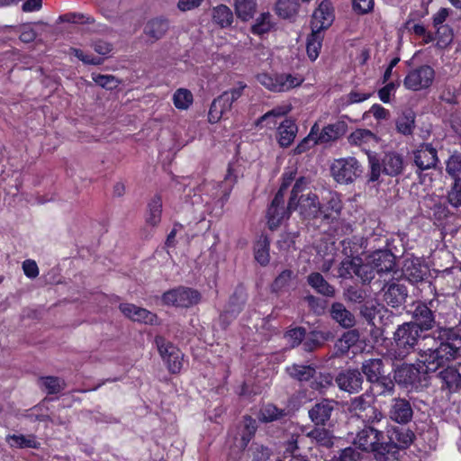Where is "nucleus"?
I'll return each instance as SVG.
<instances>
[{
	"mask_svg": "<svg viewBox=\"0 0 461 461\" xmlns=\"http://www.w3.org/2000/svg\"><path fill=\"white\" fill-rule=\"evenodd\" d=\"M438 339L439 344L432 348L421 349L419 362L427 373L436 372L451 361L461 357V335L454 329H441Z\"/></svg>",
	"mask_w": 461,
	"mask_h": 461,
	"instance_id": "1",
	"label": "nucleus"
},
{
	"mask_svg": "<svg viewBox=\"0 0 461 461\" xmlns=\"http://www.w3.org/2000/svg\"><path fill=\"white\" fill-rule=\"evenodd\" d=\"M371 168L370 181L378 180L381 173L388 176H397L402 172L403 158L396 152H388L384 156L382 162L375 155H368Z\"/></svg>",
	"mask_w": 461,
	"mask_h": 461,
	"instance_id": "2",
	"label": "nucleus"
},
{
	"mask_svg": "<svg viewBox=\"0 0 461 461\" xmlns=\"http://www.w3.org/2000/svg\"><path fill=\"white\" fill-rule=\"evenodd\" d=\"M354 445L363 451L384 455L390 452V445L384 440V435L378 429L366 426L354 438Z\"/></svg>",
	"mask_w": 461,
	"mask_h": 461,
	"instance_id": "3",
	"label": "nucleus"
},
{
	"mask_svg": "<svg viewBox=\"0 0 461 461\" xmlns=\"http://www.w3.org/2000/svg\"><path fill=\"white\" fill-rule=\"evenodd\" d=\"M258 81L272 92H286L303 84L304 78L301 75L293 74H267L258 75Z\"/></svg>",
	"mask_w": 461,
	"mask_h": 461,
	"instance_id": "4",
	"label": "nucleus"
},
{
	"mask_svg": "<svg viewBox=\"0 0 461 461\" xmlns=\"http://www.w3.org/2000/svg\"><path fill=\"white\" fill-rule=\"evenodd\" d=\"M161 299L167 306L189 308L200 302L201 294L193 288L179 286L165 292Z\"/></svg>",
	"mask_w": 461,
	"mask_h": 461,
	"instance_id": "5",
	"label": "nucleus"
},
{
	"mask_svg": "<svg viewBox=\"0 0 461 461\" xmlns=\"http://www.w3.org/2000/svg\"><path fill=\"white\" fill-rule=\"evenodd\" d=\"M333 178L339 184L352 183L362 173L361 165L353 157L335 159L330 166Z\"/></svg>",
	"mask_w": 461,
	"mask_h": 461,
	"instance_id": "6",
	"label": "nucleus"
},
{
	"mask_svg": "<svg viewBox=\"0 0 461 461\" xmlns=\"http://www.w3.org/2000/svg\"><path fill=\"white\" fill-rule=\"evenodd\" d=\"M292 179V176L284 179V183L267 210V222L271 230L277 228L283 220L288 218L292 211L289 210V206L286 210L284 207V191L288 187Z\"/></svg>",
	"mask_w": 461,
	"mask_h": 461,
	"instance_id": "7",
	"label": "nucleus"
},
{
	"mask_svg": "<svg viewBox=\"0 0 461 461\" xmlns=\"http://www.w3.org/2000/svg\"><path fill=\"white\" fill-rule=\"evenodd\" d=\"M435 78L434 69L428 65L411 70L404 78L403 85L407 89L420 91L429 88Z\"/></svg>",
	"mask_w": 461,
	"mask_h": 461,
	"instance_id": "8",
	"label": "nucleus"
},
{
	"mask_svg": "<svg viewBox=\"0 0 461 461\" xmlns=\"http://www.w3.org/2000/svg\"><path fill=\"white\" fill-rule=\"evenodd\" d=\"M420 333L418 325L407 322L401 325L394 332V341L400 350L399 356H404L417 344Z\"/></svg>",
	"mask_w": 461,
	"mask_h": 461,
	"instance_id": "9",
	"label": "nucleus"
},
{
	"mask_svg": "<svg viewBox=\"0 0 461 461\" xmlns=\"http://www.w3.org/2000/svg\"><path fill=\"white\" fill-rule=\"evenodd\" d=\"M426 379V372L419 362L417 366L403 364L394 372V380L402 385L419 387Z\"/></svg>",
	"mask_w": 461,
	"mask_h": 461,
	"instance_id": "10",
	"label": "nucleus"
},
{
	"mask_svg": "<svg viewBox=\"0 0 461 461\" xmlns=\"http://www.w3.org/2000/svg\"><path fill=\"white\" fill-rule=\"evenodd\" d=\"M156 344L160 356L167 365L168 370L174 374L178 373L182 368V352L161 337L156 338Z\"/></svg>",
	"mask_w": 461,
	"mask_h": 461,
	"instance_id": "11",
	"label": "nucleus"
},
{
	"mask_svg": "<svg viewBox=\"0 0 461 461\" xmlns=\"http://www.w3.org/2000/svg\"><path fill=\"white\" fill-rule=\"evenodd\" d=\"M334 20L333 9L329 0H323L314 11L312 19V30L321 32L329 28Z\"/></svg>",
	"mask_w": 461,
	"mask_h": 461,
	"instance_id": "12",
	"label": "nucleus"
},
{
	"mask_svg": "<svg viewBox=\"0 0 461 461\" xmlns=\"http://www.w3.org/2000/svg\"><path fill=\"white\" fill-rule=\"evenodd\" d=\"M335 382L340 390L355 393L362 388L363 379L360 372L349 369L340 372Z\"/></svg>",
	"mask_w": 461,
	"mask_h": 461,
	"instance_id": "13",
	"label": "nucleus"
},
{
	"mask_svg": "<svg viewBox=\"0 0 461 461\" xmlns=\"http://www.w3.org/2000/svg\"><path fill=\"white\" fill-rule=\"evenodd\" d=\"M297 209L305 217H316L321 212V205L317 195L312 192L302 194L295 200V204H294L291 210Z\"/></svg>",
	"mask_w": 461,
	"mask_h": 461,
	"instance_id": "14",
	"label": "nucleus"
},
{
	"mask_svg": "<svg viewBox=\"0 0 461 461\" xmlns=\"http://www.w3.org/2000/svg\"><path fill=\"white\" fill-rule=\"evenodd\" d=\"M438 161L437 150L431 144H422L414 151V163L420 170L435 167Z\"/></svg>",
	"mask_w": 461,
	"mask_h": 461,
	"instance_id": "15",
	"label": "nucleus"
},
{
	"mask_svg": "<svg viewBox=\"0 0 461 461\" xmlns=\"http://www.w3.org/2000/svg\"><path fill=\"white\" fill-rule=\"evenodd\" d=\"M119 308L125 317L133 321L142 322L145 324L157 323V315L144 308L131 303H121Z\"/></svg>",
	"mask_w": 461,
	"mask_h": 461,
	"instance_id": "16",
	"label": "nucleus"
},
{
	"mask_svg": "<svg viewBox=\"0 0 461 461\" xmlns=\"http://www.w3.org/2000/svg\"><path fill=\"white\" fill-rule=\"evenodd\" d=\"M384 300L392 307H398L405 302L407 289L404 285L392 282L387 283L384 288Z\"/></svg>",
	"mask_w": 461,
	"mask_h": 461,
	"instance_id": "17",
	"label": "nucleus"
},
{
	"mask_svg": "<svg viewBox=\"0 0 461 461\" xmlns=\"http://www.w3.org/2000/svg\"><path fill=\"white\" fill-rule=\"evenodd\" d=\"M412 408L410 402L405 399H394L393 401L389 416L397 423H408L412 418Z\"/></svg>",
	"mask_w": 461,
	"mask_h": 461,
	"instance_id": "18",
	"label": "nucleus"
},
{
	"mask_svg": "<svg viewBox=\"0 0 461 461\" xmlns=\"http://www.w3.org/2000/svg\"><path fill=\"white\" fill-rule=\"evenodd\" d=\"M335 402L333 401L323 400L316 403L310 411L309 416L316 425H323L330 420L331 412L334 410Z\"/></svg>",
	"mask_w": 461,
	"mask_h": 461,
	"instance_id": "19",
	"label": "nucleus"
},
{
	"mask_svg": "<svg viewBox=\"0 0 461 461\" xmlns=\"http://www.w3.org/2000/svg\"><path fill=\"white\" fill-rule=\"evenodd\" d=\"M402 274L411 283L421 281L426 275V268L418 258H407L404 260Z\"/></svg>",
	"mask_w": 461,
	"mask_h": 461,
	"instance_id": "20",
	"label": "nucleus"
},
{
	"mask_svg": "<svg viewBox=\"0 0 461 461\" xmlns=\"http://www.w3.org/2000/svg\"><path fill=\"white\" fill-rule=\"evenodd\" d=\"M298 127L290 119H285L277 128V141L283 148L289 147L296 137Z\"/></svg>",
	"mask_w": 461,
	"mask_h": 461,
	"instance_id": "21",
	"label": "nucleus"
},
{
	"mask_svg": "<svg viewBox=\"0 0 461 461\" xmlns=\"http://www.w3.org/2000/svg\"><path fill=\"white\" fill-rule=\"evenodd\" d=\"M346 130L347 125L344 122H336L335 123L325 126L321 132L318 131L316 140L319 144L329 143L344 135Z\"/></svg>",
	"mask_w": 461,
	"mask_h": 461,
	"instance_id": "22",
	"label": "nucleus"
},
{
	"mask_svg": "<svg viewBox=\"0 0 461 461\" xmlns=\"http://www.w3.org/2000/svg\"><path fill=\"white\" fill-rule=\"evenodd\" d=\"M389 441L386 442L390 445V451L393 447L403 448L408 447L413 440L414 434L411 430L406 428H395L389 431Z\"/></svg>",
	"mask_w": 461,
	"mask_h": 461,
	"instance_id": "23",
	"label": "nucleus"
},
{
	"mask_svg": "<svg viewBox=\"0 0 461 461\" xmlns=\"http://www.w3.org/2000/svg\"><path fill=\"white\" fill-rule=\"evenodd\" d=\"M413 318L418 325V330H429L434 326L435 319L432 311L424 303L416 305L413 311Z\"/></svg>",
	"mask_w": 461,
	"mask_h": 461,
	"instance_id": "24",
	"label": "nucleus"
},
{
	"mask_svg": "<svg viewBox=\"0 0 461 461\" xmlns=\"http://www.w3.org/2000/svg\"><path fill=\"white\" fill-rule=\"evenodd\" d=\"M369 258L375 273L390 272L394 267V257L387 251H375Z\"/></svg>",
	"mask_w": 461,
	"mask_h": 461,
	"instance_id": "25",
	"label": "nucleus"
},
{
	"mask_svg": "<svg viewBox=\"0 0 461 461\" xmlns=\"http://www.w3.org/2000/svg\"><path fill=\"white\" fill-rule=\"evenodd\" d=\"M169 28V23L164 18H155L147 23L144 27V34L151 41L161 39Z\"/></svg>",
	"mask_w": 461,
	"mask_h": 461,
	"instance_id": "26",
	"label": "nucleus"
},
{
	"mask_svg": "<svg viewBox=\"0 0 461 461\" xmlns=\"http://www.w3.org/2000/svg\"><path fill=\"white\" fill-rule=\"evenodd\" d=\"M348 141L352 145L358 146L364 150L378 143L377 137L369 130L358 129L348 136Z\"/></svg>",
	"mask_w": 461,
	"mask_h": 461,
	"instance_id": "27",
	"label": "nucleus"
},
{
	"mask_svg": "<svg viewBox=\"0 0 461 461\" xmlns=\"http://www.w3.org/2000/svg\"><path fill=\"white\" fill-rule=\"evenodd\" d=\"M362 372L371 384L379 381L384 375V364L380 358H371L363 362Z\"/></svg>",
	"mask_w": 461,
	"mask_h": 461,
	"instance_id": "28",
	"label": "nucleus"
},
{
	"mask_svg": "<svg viewBox=\"0 0 461 461\" xmlns=\"http://www.w3.org/2000/svg\"><path fill=\"white\" fill-rule=\"evenodd\" d=\"M332 318L342 327L351 328L355 325V316L340 303H335L331 306Z\"/></svg>",
	"mask_w": 461,
	"mask_h": 461,
	"instance_id": "29",
	"label": "nucleus"
},
{
	"mask_svg": "<svg viewBox=\"0 0 461 461\" xmlns=\"http://www.w3.org/2000/svg\"><path fill=\"white\" fill-rule=\"evenodd\" d=\"M238 175L234 172L230 166H229L227 174L224 179L217 184V191L215 197L226 201L237 182Z\"/></svg>",
	"mask_w": 461,
	"mask_h": 461,
	"instance_id": "30",
	"label": "nucleus"
},
{
	"mask_svg": "<svg viewBox=\"0 0 461 461\" xmlns=\"http://www.w3.org/2000/svg\"><path fill=\"white\" fill-rule=\"evenodd\" d=\"M233 6L237 17L247 22L254 16L258 4L257 0H234Z\"/></svg>",
	"mask_w": 461,
	"mask_h": 461,
	"instance_id": "31",
	"label": "nucleus"
},
{
	"mask_svg": "<svg viewBox=\"0 0 461 461\" xmlns=\"http://www.w3.org/2000/svg\"><path fill=\"white\" fill-rule=\"evenodd\" d=\"M308 284L319 294L332 297L335 294V289L331 286L320 273H312L309 275Z\"/></svg>",
	"mask_w": 461,
	"mask_h": 461,
	"instance_id": "32",
	"label": "nucleus"
},
{
	"mask_svg": "<svg viewBox=\"0 0 461 461\" xmlns=\"http://www.w3.org/2000/svg\"><path fill=\"white\" fill-rule=\"evenodd\" d=\"M6 441L10 447L18 448H39L41 446L34 435H9Z\"/></svg>",
	"mask_w": 461,
	"mask_h": 461,
	"instance_id": "33",
	"label": "nucleus"
},
{
	"mask_svg": "<svg viewBox=\"0 0 461 461\" xmlns=\"http://www.w3.org/2000/svg\"><path fill=\"white\" fill-rule=\"evenodd\" d=\"M212 21L221 28H227L233 23V14L225 5H220L212 9Z\"/></svg>",
	"mask_w": 461,
	"mask_h": 461,
	"instance_id": "34",
	"label": "nucleus"
},
{
	"mask_svg": "<svg viewBox=\"0 0 461 461\" xmlns=\"http://www.w3.org/2000/svg\"><path fill=\"white\" fill-rule=\"evenodd\" d=\"M447 367L439 373L441 380L445 383L449 390H456L459 388V380L461 373V365L458 369L452 366H446Z\"/></svg>",
	"mask_w": 461,
	"mask_h": 461,
	"instance_id": "35",
	"label": "nucleus"
},
{
	"mask_svg": "<svg viewBox=\"0 0 461 461\" xmlns=\"http://www.w3.org/2000/svg\"><path fill=\"white\" fill-rule=\"evenodd\" d=\"M275 23L270 13H262L251 26V32L255 35H263L274 28Z\"/></svg>",
	"mask_w": 461,
	"mask_h": 461,
	"instance_id": "36",
	"label": "nucleus"
},
{
	"mask_svg": "<svg viewBox=\"0 0 461 461\" xmlns=\"http://www.w3.org/2000/svg\"><path fill=\"white\" fill-rule=\"evenodd\" d=\"M162 200L160 196H154L148 205L146 221L151 226H157L161 220Z\"/></svg>",
	"mask_w": 461,
	"mask_h": 461,
	"instance_id": "37",
	"label": "nucleus"
},
{
	"mask_svg": "<svg viewBox=\"0 0 461 461\" xmlns=\"http://www.w3.org/2000/svg\"><path fill=\"white\" fill-rule=\"evenodd\" d=\"M328 203L324 207H321L319 214H323L325 218H336L339 215L342 209V203L337 194H329Z\"/></svg>",
	"mask_w": 461,
	"mask_h": 461,
	"instance_id": "38",
	"label": "nucleus"
},
{
	"mask_svg": "<svg viewBox=\"0 0 461 461\" xmlns=\"http://www.w3.org/2000/svg\"><path fill=\"white\" fill-rule=\"evenodd\" d=\"M359 339V333L356 330H350L345 332L335 344L336 349L340 354L347 353L351 347L356 345Z\"/></svg>",
	"mask_w": 461,
	"mask_h": 461,
	"instance_id": "39",
	"label": "nucleus"
},
{
	"mask_svg": "<svg viewBox=\"0 0 461 461\" xmlns=\"http://www.w3.org/2000/svg\"><path fill=\"white\" fill-rule=\"evenodd\" d=\"M286 370L292 377L301 382L309 381L316 374L315 369L311 366L293 365Z\"/></svg>",
	"mask_w": 461,
	"mask_h": 461,
	"instance_id": "40",
	"label": "nucleus"
},
{
	"mask_svg": "<svg viewBox=\"0 0 461 461\" xmlns=\"http://www.w3.org/2000/svg\"><path fill=\"white\" fill-rule=\"evenodd\" d=\"M318 131L319 126L315 123L312 127L310 133L294 149L293 153L294 155L303 154L314 147L316 144H319L318 140H316Z\"/></svg>",
	"mask_w": 461,
	"mask_h": 461,
	"instance_id": "41",
	"label": "nucleus"
},
{
	"mask_svg": "<svg viewBox=\"0 0 461 461\" xmlns=\"http://www.w3.org/2000/svg\"><path fill=\"white\" fill-rule=\"evenodd\" d=\"M415 115L412 111L403 112L396 120L397 131L404 135L411 134L414 128Z\"/></svg>",
	"mask_w": 461,
	"mask_h": 461,
	"instance_id": "42",
	"label": "nucleus"
},
{
	"mask_svg": "<svg viewBox=\"0 0 461 461\" xmlns=\"http://www.w3.org/2000/svg\"><path fill=\"white\" fill-rule=\"evenodd\" d=\"M277 14L285 19L291 18L298 11L297 0H278L276 5Z\"/></svg>",
	"mask_w": 461,
	"mask_h": 461,
	"instance_id": "43",
	"label": "nucleus"
},
{
	"mask_svg": "<svg viewBox=\"0 0 461 461\" xmlns=\"http://www.w3.org/2000/svg\"><path fill=\"white\" fill-rule=\"evenodd\" d=\"M322 36L321 32H313L307 40V55L311 60H315L319 57L320 50L321 48Z\"/></svg>",
	"mask_w": 461,
	"mask_h": 461,
	"instance_id": "44",
	"label": "nucleus"
},
{
	"mask_svg": "<svg viewBox=\"0 0 461 461\" xmlns=\"http://www.w3.org/2000/svg\"><path fill=\"white\" fill-rule=\"evenodd\" d=\"M269 241L266 237L260 238L255 246V259L262 266L269 262Z\"/></svg>",
	"mask_w": 461,
	"mask_h": 461,
	"instance_id": "45",
	"label": "nucleus"
},
{
	"mask_svg": "<svg viewBox=\"0 0 461 461\" xmlns=\"http://www.w3.org/2000/svg\"><path fill=\"white\" fill-rule=\"evenodd\" d=\"M226 106L227 105L221 100V98L220 96L217 99H215L212 103L210 110H209V113H208L209 122L212 123H215V122H219L224 113L230 111V109L227 108Z\"/></svg>",
	"mask_w": 461,
	"mask_h": 461,
	"instance_id": "46",
	"label": "nucleus"
},
{
	"mask_svg": "<svg viewBox=\"0 0 461 461\" xmlns=\"http://www.w3.org/2000/svg\"><path fill=\"white\" fill-rule=\"evenodd\" d=\"M173 103L177 109L185 110L193 103V95L187 89L179 88L173 95Z\"/></svg>",
	"mask_w": 461,
	"mask_h": 461,
	"instance_id": "47",
	"label": "nucleus"
},
{
	"mask_svg": "<svg viewBox=\"0 0 461 461\" xmlns=\"http://www.w3.org/2000/svg\"><path fill=\"white\" fill-rule=\"evenodd\" d=\"M360 262V258H348L343 260L339 268V276L347 278L352 277L353 275L357 276V267Z\"/></svg>",
	"mask_w": 461,
	"mask_h": 461,
	"instance_id": "48",
	"label": "nucleus"
},
{
	"mask_svg": "<svg viewBox=\"0 0 461 461\" xmlns=\"http://www.w3.org/2000/svg\"><path fill=\"white\" fill-rule=\"evenodd\" d=\"M446 171L454 179V182L461 181V155L450 156L446 164Z\"/></svg>",
	"mask_w": 461,
	"mask_h": 461,
	"instance_id": "49",
	"label": "nucleus"
},
{
	"mask_svg": "<svg viewBox=\"0 0 461 461\" xmlns=\"http://www.w3.org/2000/svg\"><path fill=\"white\" fill-rule=\"evenodd\" d=\"M246 86H247L245 84L239 82L235 87L224 92L221 95H220L221 100L227 105V108L231 109L233 103L242 95L243 90L246 88Z\"/></svg>",
	"mask_w": 461,
	"mask_h": 461,
	"instance_id": "50",
	"label": "nucleus"
},
{
	"mask_svg": "<svg viewBox=\"0 0 461 461\" xmlns=\"http://www.w3.org/2000/svg\"><path fill=\"white\" fill-rule=\"evenodd\" d=\"M308 436L321 446L330 447L333 445L332 436L325 429L317 428L308 433Z\"/></svg>",
	"mask_w": 461,
	"mask_h": 461,
	"instance_id": "51",
	"label": "nucleus"
},
{
	"mask_svg": "<svg viewBox=\"0 0 461 461\" xmlns=\"http://www.w3.org/2000/svg\"><path fill=\"white\" fill-rule=\"evenodd\" d=\"M372 384H374L373 389L376 390V393L380 395H391L393 393L394 383L385 375H383L379 381H375Z\"/></svg>",
	"mask_w": 461,
	"mask_h": 461,
	"instance_id": "52",
	"label": "nucleus"
},
{
	"mask_svg": "<svg viewBox=\"0 0 461 461\" xmlns=\"http://www.w3.org/2000/svg\"><path fill=\"white\" fill-rule=\"evenodd\" d=\"M41 386L48 393L52 394L59 393L64 388L65 383L58 377L48 376L41 378Z\"/></svg>",
	"mask_w": 461,
	"mask_h": 461,
	"instance_id": "53",
	"label": "nucleus"
},
{
	"mask_svg": "<svg viewBox=\"0 0 461 461\" xmlns=\"http://www.w3.org/2000/svg\"><path fill=\"white\" fill-rule=\"evenodd\" d=\"M375 269L372 266L371 259L368 258L366 263H363L360 258V262L357 267V276L359 277L362 282H370L375 277Z\"/></svg>",
	"mask_w": 461,
	"mask_h": 461,
	"instance_id": "54",
	"label": "nucleus"
},
{
	"mask_svg": "<svg viewBox=\"0 0 461 461\" xmlns=\"http://www.w3.org/2000/svg\"><path fill=\"white\" fill-rule=\"evenodd\" d=\"M447 197L453 207H461V181L454 182Z\"/></svg>",
	"mask_w": 461,
	"mask_h": 461,
	"instance_id": "55",
	"label": "nucleus"
},
{
	"mask_svg": "<svg viewBox=\"0 0 461 461\" xmlns=\"http://www.w3.org/2000/svg\"><path fill=\"white\" fill-rule=\"evenodd\" d=\"M291 108L290 106H279L276 107L273 110L267 112L264 115H262L258 121L256 122V125L258 127L261 126L265 121H267L268 119L277 118L285 115L290 112Z\"/></svg>",
	"mask_w": 461,
	"mask_h": 461,
	"instance_id": "56",
	"label": "nucleus"
},
{
	"mask_svg": "<svg viewBox=\"0 0 461 461\" xmlns=\"http://www.w3.org/2000/svg\"><path fill=\"white\" fill-rule=\"evenodd\" d=\"M311 386L315 390H323L332 384L333 377L329 373L314 375Z\"/></svg>",
	"mask_w": 461,
	"mask_h": 461,
	"instance_id": "57",
	"label": "nucleus"
},
{
	"mask_svg": "<svg viewBox=\"0 0 461 461\" xmlns=\"http://www.w3.org/2000/svg\"><path fill=\"white\" fill-rule=\"evenodd\" d=\"M92 79L98 86L112 89L117 86V80L112 75L92 74Z\"/></svg>",
	"mask_w": 461,
	"mask_h": 461,
	"instance_id": "58",
	"label": "nucleus"
},
{
	"mask_svg": "<svg viewBox=\"0 0 461 461\" xmlns=\"http://www.w3.org/2000/svg\"><path fill=\"white\" fill-rule=\"evenodd\" d=\"M285 338L292 347H296L305 338V330L301 327L292 329L286 332Z\"/></svg>",
	"mask_w": 461,
	"mask_h": 461,
	"instance_id": "59",
	"label": "nucleus"
},
{
	"mask_svg": "<svg viewBox=\"0 0 461 461\" xmlns=\"http://www.w3.org/2000/svg\"><path fill=\"white\" fill-rule=\"evenodd\" d=\"M307 185L308 182L304 177H301L296 180L293 187L291 197L289 200V210H291L294 207V204H295V200L298 198V196H300L303 194Z\"/></svg>",
	"mask_w": 461,
	"mask_h": 461,
	"instance_id": "60",
	"label": "nucleus"
},
{
	"mask_svg": "<svg viewBox=\"0 0 461 461\" xmlns=\"http://www.w3.org/2000/svg\"><path fill=\"white\" fill-rule=\"evenodd\" d=\"M280 416L281 412L278 411V409L274 405L268 404L261 409L259 413V420L268 422L278 419Z\"/></svg>",
	"mask_w": 461,
	"mask_h": 461,
	"instance_id": "61",
	"label": "nucleus"
},
{
	"mask_svg": "<svg viewBox=\"0 0 461 461\" xmlns=\"http://www.w3.org/2000/svg\"><path fill=\"white\" fill-rule=\"evenodd\" d=\"M323 336L320 332H312L304 338L303 348L306 351H312L321 344Z\"/></svg>",
	"mask_w": 461,
	"mask_h": 461,
	"instance_id": "62",
	"label": "nucleus"
},
{
	"mask_svg": "<svg viewBox=\"0 0 461 461\" xmlns=\"http://www.w3.org/2000/svg\"><path fill=\"white\" fill-rule=\"evenodd\" d=\"M293 277L291 270H284L274 281L273 289L276 291L281 290L285 287Z\"/></svg>",
	"mask_w": 461,
	"mask_h": 461,
	"instance_id": "63",
	"label": "nucleus"
},
{
	"mask_svg": "<svg viewBox=\"0 0 461 461\" xmlns=\"http://www.w3.org/2000/svg\"><path fill=\"white\" fill-rule=\"evenodd\" d=\"M359 454L352 447L343 449L339 457H335L331 461H357Z\"/></svg>",
	"mask_w": 461,
	"mask_h": 461,
	"instance_id": "64",
	"label": "nucleus"
}]
</instances>
